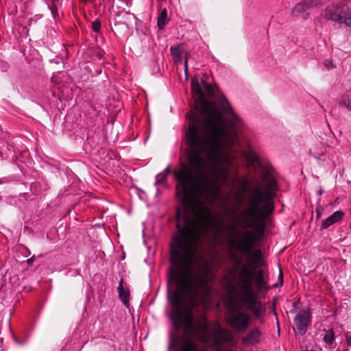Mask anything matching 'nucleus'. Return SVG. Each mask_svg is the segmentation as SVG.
<instances>
[{
	"label": "nucleus",
	"instance_id": "obj_9",
	"mask_svg": "<svg viewBox=\"0 0 351 351\" xmlns=\"http://www.w3.org/2000/svg\"><path fill=\"white\" fill-rule=\"evenodd\" d=\"M311 313L310 309H304L299 311L293 319L294 330L300 335H304L311 322Z\"/></svg>",
	"mask_w": 351,
	"mask_h": 351
},
{
	"label": "nucleus",
	"instance_id": "obj_5",
	"mask_svg": "<svg viewBox=\"0 0 351 351\" xmlns=\"http://www.w3.org/2000/svg\"><path fill=\"white\" fill-rule=\"evenodd\" d=\"M252 278L253 272L246 265H243L237 274L230 271L224 278L223 285L228 292L235 295L242 306L250 310L257 318H261L265 308L257 303L258 294L253 289Z\"/></svg>",
	"mask_w": 351,
	"mask_h": 351
},
{
	"label": "nucleus",
	"instance_id": "obj_26",
	"mask_svg": "<svg viewBox=\"0 0 351 351\" xmlns=\"http://www.w3.org/2000/svg\"><path fill=\"white\" fill-rule=\"evenodd\" d=\"M324 65L328 69H330L335 67V65L331 60H326L324 62Z\"/></svg>",
	"mask_w": 351,
	"mask_h": 351
},
{
	"label": "nucleus",
	"instance_id": "obj_10",
	"mask_svg": "<svg viewBox=\"0 0 351 351\" xmlns=\"http://www.w3.org/2000/svg\"><path fill=\"white\" fill-rule=\"evenodd\" d=\"M322 5L320 0H305L296 4L292 10L291 14L293 16L298 17L300 15L303 19H306L309 14L310 10L315 8L321 7Z\"/></svg>",
	"mask_w": 351,
	"mask_h": 351
},
{
	"label": "nucleus",
	"instance_id": "obj_16",
	"mask_svg": "<svg viewBox=\"0 0 351 351\" xmlns=\"http://www.w3.org/2000/svg\"><path fill=\"white\" fill-rule=\"evenodd\" d=\"M249 256H250V263L245 264L249 269L250 267H256L258 265H261L263 257L261 250L257 249L254 251L252 250Z\"/></svg>",
	"mask_w": 351,
	"mask_h": 351
},
{
	"label": "nucleus",
	"instance_id": "obj_1",
	"mask_svg": "<svg viewBox=\"0 0 351 351\" xmlns=\"http://www.w3.org/2000/svg\"><path fill=\"white\" fill-rule=\"evenodd\" d=\"M218 136L211 130L191 125L186 130L188 145V162L191 168L183 165L174 172L178 180L176 195L183 199L193 216L210 219V208L207 202L213 203L220 193L219 182H225L232 165L230 149L233 146L236 133L221 128Z\"/></svg>",
	"mask_w": 351,
	"mask_h": 351
},
{
	"label": "nucleus",
	"instance_id": "obj_23",
	"mask_svg": "<svg viewBox=\"0 0 351 351\" xmlns=\"http://www.w3.org/2000/svg\"><path fill=\"white\" fill-rule=\"evenodd\" d=\"M221 108L225 112H228L230 110L231 107L227 100V99L225 97H221Z\"/></svg>",
	"mask_w": 351,
	"mask_h": 351
},
{
	"label": "nucleus",
	"instance_id": "obj_24",
	"mask_svg": "<svg viewBox=\"0 0 351 351\" xmlns=\"http://www.w3.org/2000/svg\"><path fill=\"white\" fill-rule=\"evenodd\" d=\"M93 29L95 32H99L101 28V22L99 21H95L92 24Z\"/></svg>",
	"mask_w": 351,
	"mask_h": 351
},
{
	"label": "nucleus",
	"instance_id": "obj_28",
	"mask_svg": "<svg viewBox=\"0 0 351 351\" xmlns=\"http://www.w3.org/2000/svg\"><path fill=\"white\" fill-rule=\"evenodd\" d=\"M279 278L280 280L281 284H282L283 274L281 269H280Z\"/></svg>",
	"mask_w": 351,
	"mask_h": 351
},
{
	"label": "nucleus",
	"instance_id": "obj_21",
	"mask_svg": "<svg viewBox=\"0 0 351 351\" xmlns=\"http://www.w3.org/2000/svg\"><path fill=\"white\" fill-rule=\"evenodd\" d=\"M169 173H170V169L169 167H167L165 169L164 172L158 174L156 176V184H162L164 182L166 176L167 175H169Z\"/></svg>",
	"mask_w": 351,
	"mask_h": 351
},
{
	"label": "nucleus",
	"instance_id": "obj_20",
	"mask_svg": "<svg viewBox=\"0 0 351 351\" xmlns=\"http://www.w3.org/2000/svg\"><path fill=\"white\" fill-rule=\"evenodd\" d=\"M339 105L351 111V99L348 96H342L339 101Z\"/></svg>",
	"mask_w": 351,
	"mask_h": 351
},
{
	"label": "nucleus",
	"instance_id": "obj_17",
	"mask_svg": "<svg viewBox=\"0 0 351 351\" xmlns=\"http://www.w3.org/2000/svg\"><path fill=\"white\" fill-rule=\"evenodd\" d=\"M341 18L338 24H344L346 26L351 27V8L343 5Z\"/></svg>",
	"mask_w": 351,
	"mask_h": 351
},
{
	"label": "nucleus",
	"instance_id": "obj_27",
	"mask_svg": "<svg viewBox=\"0 0 351 351\" xmlns=\"http://www.w3.org/2000/svg\"><path fill=\"white\" fill-rule=\"evenodd\" d=\"M346 336V341L348 346H351V335L348 332L345 334Z\"/></svg>",
	"mask_w": 351,
	"mask_h": 351
},
{
	"label": "nucleus",
	"instance_id": "obj_7",
	"mask_svg": "<svg viewBox=\"0 0 351 351\" xmlns=\"http://www.w3.org/2000/svg\"><path fill=\"white\" fill-rule=\"evenodd\" d=\"M225 317L229 326L238 332H245L251 324L250 314L239 309L234 302L227 305Z\"/></svg>",
	"mask_w": 351,
	"mask_h": 351
},
{
	"label": "nucleus",
	"instance_id": "obj_3",
	"mask_svg": "<svg viewBox=\"0 0 351 351\" xmlns=\"http://www.w3.org/2000/svg\"><path fill=\"white\" fill-rule=\"evenodd\" d=\"M169 279L177 285L172 298L171 319L175 328H179L182 326L184 329V335L179 342L178 351H206L205 349H199L196 341L193 338V333L196 331L199 335V340L202 343H208L210 340L211 332L209 331L208 322L202 316L197 320L194 328L195 321L193 313V308L197 306L198 300L201 298L200 292L203 291L204 293L209 292L206 276H205V285L199 286L196 293L193 295L181 291L180 283L172 277L170 271ZM215 351L237 350L217 347Z\"/></svg>",
	"mask_w": 351,
	"mask_h": 351
},
{
	"label": "nucleus",
	"instance_id": "obj_14",
	"mask_svg": "<svg viewBox=\"0 0 351 351\" xmlns=\"http://www.w3.org/2000/svg\"><path fill=\"white\" fill-rule=\"evenodd\" d=\"M119 296L123 304L128 307L129 306V298H130V290L128 287H124L123 279L121 278L119 283L118 287Z\"/></svg>",
	"mask_w": 351,
	"mask_h": 351
},
{
	"label": "nucleus",
	"instance_id": "obj_15",
	"mask_svg": "<svg viewBox=\"0 0 351 351\" xmlns=\"http://www.w3.org/2000/svg\"><path fill=\"white\" fill-rule=\"evenodd\" d=\"M343 212L337 210L333 213L330 217L326 218L322 223V228H327L332 224L341 221L343 217Z\"/></svg>",
	"mask_w": 351,
	"mask_h": 351
},
{
	"label": "nucleus",
	"instance_id": "obj_2",
	"mask_svg": "<svg viewBox=\"0 0 351 351\" xmlns=\"http://www.w3.org/2000/svg\"><path fill=\"white\" fill-rule=\"evenodd\" d=\"M182 210L177 211L178 232L173 236L171 245L170 269L172 277L181 286V291L195 294L197 288L205 285V275L192 267L195 254L198 249L199 238L208 228H213L217 234L222 230L223 221L215 219L210 211V219L206 220L201 216H193L183 199Z\"/></svg>",
	"mask_w": 351,
	"mask_h": 351
},
{
	"label": "nucleus",
	"instance_id": "obj_8",
	"mask_svg": "<svg viewBox=\"0 0 351 351\" xmlns=\"http://www.w3.org/2000/svg\"><path fill=\"white\" fill-rule=\"evenodd\" d=\"M213 330L210 333V342L214 346H218L222 343H229L232 341L233 336L231 331L223 328L220 323L215 321L213 323Z\"/></svg>",
	"mask_w": 351,
	"mask_h": 351
},
{
	"label": "nucleus",
	"instance_id": "obj_29",
	"mask_svg": "<svg viewBox=\"0 0 351 351\" xmlns=\"http://www.w3.org/2000/svg\"><path fill=\"white\" fill-rule=\"evenodd\" d=\"M27 262L30 265L34 262V257L27 259Z\"/></svg>",
	"mask_w": 351,
	"mask_h": 351
},
{
	"label": "nucleus",
	"instance_id": "obj_6",
	"mask_svg": "<svg viewBox=\"0 0 351 351\" xmlns=\"http://www.w3.org/2000/svg\"><path fill=\"white\" fill-rule=\"evenodd\" d=\"M191 90L199 96L195 102L196 106L205 116V119L204 123L200 122L197 117L191 119L189 128L191 125H195L204 128L206 131L211 130L215 136H218L221 133V127L226 126L220 108L214 101H209L204 99L197 77H194L191 80Z\"/></svg>",
	"mask_w": 351,
	"mask_h": 351
},
{
	"label": "nucleus",
	"instance_id": "obj_32",
	"mask_svg": "<svg viewBox=\"0 0 351 351\" xmlns=\"http://www.w3.org/2000/svg\"><path fill=\"white\" fill-rule=\"evenodd\" d=\"M318 194H319V195H321L322 194V190H319V191H318Z\"/></svg>",
	"mask_w": 351,
	"mask_h": 351
},
{
	"label": "nucleus",
	"instance_id": "obj_19",
	"mask_svg": "<svg viewBox=\"0 0 351 351\" xmlns=\"http://www.w3.org/2000/svg\"><path fill=\"white\" fill-rule=\"evenodd\" d=\"M323 340L328 346H332L335 341L334 330L332 329L325 330Z\"/></svg>",
	"mask_w": 351,
	"mask_h": 351
},
{
	"label": "nucleus",
	"instance_id": "obj_4",
	"mask_svg": "<svg viewBox=\"0 0 351 351\" xmlns=\"http://www.w3.org/2000/svg\"><path fill=\"white\" fill-rule=\"evenodd\" d=\"M262 180L265 182V191L263 192L259 186L254 188L247 208L241 213L243 226L251 228L254 232L246 230L243 232L241 238L232 242L245 256H249L253 250L255 237H261L263 235L266 227L265 220L274 210L273 199L276 195L277 182L268 171L263 173Z\"/></svg>",
	"mask_w": 351,
	"mask_h": 351
},
{
	"label": "nucleus",
	"instance_id": "obj_25",
	"mask_svg": "<svg viewBox=\"0 0 351 351\" xmlns=\"http://www.w3.org/2000/svg\"><path fill=\"white\" fill-rule=\"evenodd\" d=\"M201 82H202V83L203 84H204V85L206 86V92H207L208 94H210V95L213 94V93H214V90H213V88L212 85H211L210 84H206V83H205V82H204L203 80H201Z\"/></svg>",
	"mask_w": 351,
	"mask_h": 351
},
{
	"label": "nucleus",
	"instance_id": "obj_11",
	"mask_svg": "<svg viewBox=\"0 0 351 351\" xmlns=\"http://www.w3.org/2000/svg\"><path fill=\"white\" fill-rule=\"evenodd\" d=\"M264 339L263 330L255 327L250 329L241 339V343L246 346H256L261 343Z\"/></svg>",
	"mask_w": 351,
	"mask_h": 351
},
{
	"label": "nucleus",
	"instance_id": "obj_22",
	"mask_svg": "<svg viewBox=\"0 0 351 351\" xmlns=\"http://www.w3.org/2000/svg\"><path fill=\"white\" fill-rule=\"evenodd\" d=\"M171 52L174 58H180L182 56L180 49L178 46L171 47Z\"/></svg>",
	"mask_w": 351,
	"mask_h": 351
},
{
	"label": "nucleus",
	"instance_id": "obj_30",
	"mask_svg": "<svg viewBox=\"0 0 351 351\" xmlns=\"http://www.w3.org/2000/svg\"><path fill=\"white\" fill-rule=\"evenodd\" d=\"M184 66H185V70L186 71L187 70V58H185Z\"/></svg>",
	"mask_w": 351,
	"mask_h": 351
},
{
	"label": "nucleus",
	"instance_id": "obj_18",
	"mask_svg": "<svg viewBox=\"0 0 351 351\" xmlns=\"http://www.w3.org/2000/svg\"><path fill=\"white\" fill-rule=\"evenodd\" d=\"M167 22V10L166 8H164L161 10V12H160V14L158 16L157 24H158V27L160 29H162L165 27Z\"/></svg>",
	"mask_w": 351,
	"mask_h": 351
},
{
	"label": "nucleus",
	"instance_id": "obj_12",
	"mask_svg": "<svg viewBox=\"0 0 351 351\" xmlns=\"http://www.w3.org/2000/svg\"><path fill=\"white\" fill-rule=\"evenodd\" d=\"M343 5L338 3H332L327 6L324 12V18L326 20L339 23L341 19V14L343 12Z\"/></svg>",
	"mask_w": 351,
	"mask_h": 351
},
{
	"label": "nucleus",
	"instance_id": "obj_31",
	"mask_svg": "<svg viewBox=\"0 0 351 351\" xmlns=\"http://www.w3.org/2000/svg\"><path fill=\"white\" fill-rule=\"evenodd\" d=\"M243 180V184H245L247 179L245 178H244Z\"/></svg>",
	"mask_w": 351,
	"mask_h": 351
},
{
	"label": "nucleus",
	"instance_id": "obj_13",
	"mask_svg": "<svg viewBox=\"0 0 351 351\" xmlns=\"http://www.w3.org/2000/svg\"><path fill=\"white\" fill-rule=\"evenodd\" d=\"M253 272V279H254V285L256 290L254 291L258 294L262 291H266L268 288V280L264 277L263 269H258L256 271L251 270Z\"/></svg>",
	"mask_w": 351,
	"mask_h": 351
}]
</instances>
